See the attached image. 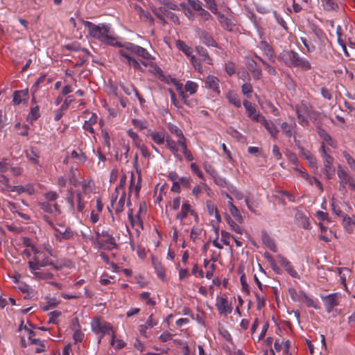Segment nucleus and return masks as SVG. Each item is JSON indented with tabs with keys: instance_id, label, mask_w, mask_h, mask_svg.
<instances>
[{
	"instance_id": "nucleus-1",
	"label": "nucleus",
	"mask_w": 355,
	"mask_h": 355,
	"mask_svg": "<svg viewBox=\"0 0 355 355\" xmlns=\"http://www.w3.org/2000/svg\"><path fill=\"white\" fill-rule=\"evenodd\" d=\"M118 47L122 48L119 54L123 58L122 60L136 70L143 71L142 66H147L145 61L153 60L151 54L144 47L131 42H120Z\"/></svg>"
},
{
	"instance_id": "nucleus-2",
	"label": "nucleus",
	"mask_w": 355,
	"mask_h": 355,
	"mask_svg": "<svg viewBox=\"0 0 355 355\" xmlns=\"http://www.w3.org/2000/svg\"><path fill=\"white\" fill-rule=\"evenodd\" d=\"M85 29H87L90 37L104 44L118 46L120 42L117 41V36L114 30L108 24H95L89 21H82Z\"/></svg>"
},
{
	"instance_id": "nucleus-3",
	"label": "nucleus",
	"mask_w": 355,
	"mask_h": 355,
	"mask_svg": "<svg viewBox=\"0 0 355 355\" xmlns=\"http://www.w3.org/2000/svg\"><path fill=\"white\" fill-rule=\"evenodd\" d=\"M82 190L74 191L70 188L67 191L66 201L69 205L70 209L72 212L76 209L78 212H83L85 208L87 202L85 198H90V192L87 189V184L85 182L81 183Z\"/></svg>"
},
{
	"instance_id": "nucleus-4",
	"label": "nucleus",
	"mask_w": 355,
	"mask_h": 355,
	"mask_svg": "<svg viewBox=\"0 0 355 355\" xmlns=\"http://www.w3.org/2000/svg\"><path fill=\"white\" fill-rule=\"evenodd\" d=\"M279 58L288 67H298L304 71L311 68L309 61L295 51H284L279 55Z\"/></svg>"
},
{
	"instance_id": "nucleus-5",
	"label": "nucleus",
	"mask_w": 355,
	"mask_h": 355,
	"mask_svg": "<svg viewBox=\"0 0 355 355\" xmlns=\"http://www.w3.org/2000/svg\"><path fill=\"white\" fill-rule=\"evenodd\" d=\"M34 253L35 257H33V261H28V267L35 277L40 279L44 278L43 274L37 271L42 267L51 266L57 270L59 269L58 266L51 261L47 257L43 255L42 253H40L37 250Z\"/></svg>"
},
{
	"instance_id": "nucleus-6",
	"label": "nucleus",
	"mask_w": 355,
	"mask_h": 355,
	"mask_svg": "<svg viewBox=\"0 0 355 355\" xmlns=\"http://www.w3.org/2000/svg\"><path fill=\"white\" fill-rule=\"evenodd\" d=\"M91 326L94 333L101 334L98 343L101 342L102 338L105 334H110V331H112V325L99 318H94L91 322Z\"/></svg>"
},
{
	"instance_id": "nucleus-7",
	"label": "nucleus",
	"mask_w": 355,
	"mask_h": 355,
	"mask_svg": "<svg viewBox=\"0 0 355 355\" xmlns=\"http://www.w3.org/2000/svg\"><path fill=\"white\" fill-rule=\"evenodd\" d=\"M340 298L341 295L339 293H334L321 296L322 301L328 313H331L334 307L339 304Z\"/></svg>"
},
{
	"instance_id": "nucleus-8",
	"label": "nucleus",
	"mask_w": 355,
	"mask_h": 355,
	"mask_svg": "<svg viewBox=\"0 0 355 355\" xmlns=\"http://www.w3.org/2000/svg\"><path fill=\"white\" fill-rule=\"evenodd\" d=\"M216 306L220 315H228L232 312V303L229 302L227 297H216Z\"/></svg>"
},
{
	"instance_id": "nucleus-9",
	"label": "nucleus",
	"mask_w": 355,
	"mask_h": 355,
	"mask_svg": "<svg viewBox=\"0 0 355 355\" xmlns=\"http://www.w3.org/2000/svg\"><path fill=\"white\" fill-rule=\"evenodd\" d=\"M243 105L248 112V117L252 121L261 123L262 119H264L265 116L257 110L256 107L252 103L248 101H245Z\"/></svg>"
},
{
	"instance_id": "nucleus-10",
	"label": "nucleus",
	"mask_w": 355,
	"mask_h": 355,
	"mask_svg": "<svg viewBox=\"0 0 355 355\" xmlns=\"http://www.w3.org/2000/svg\"><path fill=\"white\" fill-rule=\"evenodd\" d=\"M277 260L279 263L284 268L285 270L294 278L300 279V276L297 271L293 268L291 263L284 257L281 254L277 256Z\"/></svg>"
},
{
	"instance_id": "nucleus-11",
	"label": "nucleus",
	"mask_w": 355,
	"mask_h": 355,
	"mask_svg": "<svg viewBox=\"0 0 355 355\" xmlns=\"http://www.w3.org/2000/svg\"><path fill=\"white\" fill-rule=\"evenodd\" d=\"M54 236L56 240L62 242L64 240H69L73 237L74 232L69 227H61V228H55Z\"/></svg>"
},
{
	"instance_id": "nucleus-12",
	"label": "nucleus",
	"mask_w": 355,
	"mask_h": 355,
	"mask_svg": "<svg viewBox=\"0 0 355 355\" xmlns=\"http://www.w3.org/2000/svg\"><path fill=\"white\" fill-rule=\"evenodd\" d=\"M295 112L298 119V122L303 126L309 125V121L306 116L309 113L308 107L306 105L302 104L295 107Z\"/></svg>"
},
{
	"instance_id": "nucleus-13",
	"label": "nucleus",
	"mask_w": 355,
	"mask_h": 355,
	"mask_svg": "<svg viewBox=\"0 0 355 355\" xmlns=\"http://www.w3.org/2000/svg\"><path fill=\"white\" fill-rule=\"evenodd\" d=\"M338 177L339 178L340 190H345L347 184H349L352 176L341 166L338 168Z\"/></svg>"
},
{
	"instance_id": "nucleus-14",
	"label": "nucleus",
	"mask_w": 355,
	"mask_h": 355,
	"mask_svg": "<svg viewBox=\"0 0 355 355\" xmlns=\"http://www.w3.org/2000/svg\"><path fill=\"white\" fill-rule=\"evenodd\" d=\"M189 214H194V210L191 209V206L188 201H184L182 205L180 211L176 216V218L180 220V223H182L183 220Z\"/></svg>"
},
{
	"instance_id": "nucleus-15",
	"label": "nucleus",
	"mask_w": 355,
	"mask_h": 355,
	"mask_svg": "<svg viewBox=\"0 0 355 355\" xmlns=\"http://www.w3.org/2000/svg\"><path fill=\"white\" fill-rule=\"evenodd\" d=\"M296 123L295 121L291 122V123H288L287 122H283L281 124V128L282 130L283 134L288 138H291V137H293L295 138V128H296Z\"/></svg>"
},
{
	"instance_id": "nucleus-16",
	"label": "nucleus",
	"mask_w": 355,
	"mask_h": 355,
	"mask_svg": "<svg viewBox=\"0 0 355 355\" xmlns=\"http://www.w3.org/2000/svg\"><path fill=\"white\" fill-rule=\"evenodd\" d=\"M146 135L150 136L156 144L161 145L165 142L167 134L164 131L156 132L148 130Z\"/></svg>"
},
{
	"instance_id": "nucleus-17",
	"label": "nucleus",
	"mask_w": 355,
	"mask_h": 355,
	"mask_svg": "<svg viewBox=\"0 0 355 355\" xmlns=\"http://www.w3.org/2000/svg\"><path fill=\"white\" fill-rule=\"evenodd\" d=\"M259 48L263 51L264 55L271 62H275V55L272 47L265 40L259 43Z\"/></svg>"
},
{
	"instance_id": "nucleus-18",
	"label": "nucleus",
	"mask_w": 355,
	"mask_h": 355,
	"mask_svg": "<svg viewBox=\"0 0 355 355\" xmlns=\"http://www.w3.org/2000/svg\"><path fill=\"white\" fill-rule=\"evenodd\" d=\"M334 158L331 156H327L324 159V173L327 179H331L335 173V169L332 167Z\"/></svg>"
},
{
	"instance_id": "nucleus-19",
	"label": "nucleus",
	"mask_w": 355,
	"mask_h": 355,
	"mask_svg": "<svg viewBox=\"0 0 355 355\" xmlns=\"http://www.w3.org/2000/svg\"><path fill=\"white\" fill-rule=\"evenodd\" d=\"M220 81L218 78L214 76H208L205 80V86L211 89L213 92L216 93L217 94H220V87H219Z\"/></svg>"
},
{
	"instance_id": "nucleus-20",
	"label": "nucleus",
	"mask_w": 355,
	"mask_h": 355,
	"mask_svg": "<svg viewBox=\"0 0 355 355\" xmlns=\"http://www.w3.org/2000/svg\"><path fill=\"white\" fill-rule=\"evenodd\" d=\"M39 207L44 211L49 214H60V210L57 203L51 204L49 202H40Z\"/></svg>"
},
{
	"instance_id": "nucleus-21",
	"label": "nucleus",
	"mask_w": 355,
	"mask_h": 355,
	"mask_svg": "<svg viewBox=\"0 0 355 355\" xmlns=\"http://www.w3.org/2000/svg\"><path fill=\"white\" fill-rule=\"evenodd\" d=\"M165 141L166 143V148L170 150V151L173 153V155L180 160H182V158L181 155L178 153V148L176 146L175 141L173 140L171 137L167 135Z\"/></svg>"
},
{
	"instance_id": "nucleus-22",
	"label": "nucleus",
	"mask_w": 355,
	"mask_h": 355,
	"mask_svg": "<svg viewBox=\"0 0 355 355\" xmlns=\"http://www.w3.org/2000/svg\"><path fill=\"white\" fill-rule=\"evenodd\" d=\"M200 38L202 42L207 46L218 47L216 42L213 37L207 31H202L200 33Z\"/></svg>"
},
{
	"instance_id": "nucleus-23",
	"label": "nucleus",
	"mask_w": 355,
	"mask_h": 355,
	"mask_svg": "<svg viewBox=\"0 0 355 355\" xmlns=\"http://www.w3.org/2000/svg\"><path fill=\"white\" fill-rule=\"evenodd\" d=\"M260 123L265 127L272 137L276 138L277 137L279 130L272 121H268L264 118Z\"/></svg>"
},
{
	"instance_id": "nucleus-24",
	"label": "nucleus",
	"mask_w": 355,
	"mask_h": 355,
	"mask_svg": "<svg viewBox=\"0 0 355 355\" xmlns=\"http://www.w3.org/2000/svg\"><path fill=\"white\" fill-rule=\"evenodd\" d=\"M35 191L34 185L31 183L25 185L14 186L13 188V192H17L19 194L26 193L28 195H33L35 193Z\"/></svg>"
},
{
	"instance_id": "nucleus-25",
	"label": "nucleus",
	"mask_w": 355,
	"mask_h": 355,
	"mask_svg": "<svg viewBox=\"0 0 355 355\" xmlns=\"http://www.w3.org/2000/svg\"><path fill=\"white\" fill-rule=\"evenodd\" d=\"M323 9L327 12H337L339 8L338 0H321Z\"/></svg>"
},
{
	"instance_id": "nucleus-26",
	"label": "nucleus",
	"mask_w": 355,
	"mask_h": 355,
	"mask_svg": "<svg viewBox=\"0 0 355 355\" xmlns=\"http://www.w3.org/2000/svg\"><path fill=\"white\" fill-rule=\"evenodd\" d=\"M176 46L180 51L183 52L184 53V55H187L190 59H191V56H195L193 54V49L191 46H189V45H187L184 42L181 41V40L177 41Z\"/></svg>"
},
{
	"instance_id": "nucleus-27",
	"label": "nucleus",
	"mask_w": 355,
	"mask_h": 355,
	"mask_svg": "<svg viewBox=\"0 0 355 355\" xmlns=\"http://www.w3.org/2000/svg\"><path fill=\"white\" fill-rule=\"evenodd\" d=\"M295 218L302 227L306 230L311 228V224L309 223L308 217L304 215L302 212H297L295 215Z\"/></svg>"
},
{
	"instance_id": "nucleus-28",
	"label": "nucleus",
	"mask_w": 355,
	"mask_h": 355,
	"mask_svg": "<svg viewBox=\"0 0 355 355\" xmlns=\"http://www.w3.org/2000/svg\"><path fill=\"white\" fill-rule=\"evenodd\" d=\"M196 51L199 56L201 57L202 60L208 64H212V59L210 58L207 49L202 46H196Z\"/></svg>"
},
{
	"instance_id": "nucleus-29",
	"label": "nucleus",
	"mask_w": 355,
	"mask_h": 355,
	"mask_svg": "<svg viewBox=\"0 0 355 355\" xmlns=\"http://www.w3.org/2000/svg\"><path fill=\"white\" fill-rule=\"evenodd\" d=\"M28 94V93L27 90L15 91L13 94V103L17 105H19L26 100Z\"/></svg>"
},
{
	"instance_id": "nucleus-30",
	"label": "nucleus",
	"mask_w": 355,
	"mask_h": 355,
	"mask_svg": "<svg viewBox=\"0 0 355 355\" xmlns=\"http://www.w3.org/2000/svg\"><path fill=\"white\" fill-rule=\"evenodd\" d=\"M97 121V116L96 114H92L91 117L85 121L83 125V129L86 131L90 132L91 134H94V129L93 125L96 123Z\"/></svg>"
},
{
	"instance_id": "nucleus-31",
	"label": "nucleus",
	"mask_w": 355,
	"mask_h": 355,
	"mask_svg": "<svg viewBox=\"0 0 355 355\" xmlns=\"http://www.w3.org/2000/svg\"><path fill=\"white\" fill-rule=\"evenodd\" d=\"M248 69L251 71L252 77L259 80L261 78L262 75L261 69L257 66V64L254 61L252 60L248 64Z\"/></svg>"
},
{
	"instance_id": "nucleus-32",
	"label": "nucleus",
	"mask_w": 355,
	"mask_h": 355,
	"mask_svg": "<svg viewBox=\"0 0 355 355\" xmlns=\"http://www.w3.org/2000/svg\"><path fill=\"white\" fill-rule=\"evenodd\" d=\"M128 218L132 223V225L133 227H135V230L137 232H139V227L141 229H143V221L141 217L139 216V214H137L135 217L132 216V214H128Z\"/></svg>"
},
{
	"instance_id": "nucleus-33",
	"label": "nucleus",
	"mask_w": 355,
	"mask_h": 355,
	"mask_svg": "<svg viewBox=\"0 0 355 355\" xmlns=\"http://www.w3.org/2000/svg\"><path fill=\"white\" fill-rule=\"evenodd\" d=\"M230 103L234 105L236 107H239L241 105V102L239 96L232 91H229L226 95Z\"/></svg>"
},
{
	"instance_id": "nucleus-34",
	"label": "nucleus",
	"mask_w": 355,
	"mask_h": 355,
	"mask_svg": "<svg viewBox=\"0 0 355 355\" xmlns=\"http://www.w3.org/2000/svg\"><path fill=\"white\" fill-rule=\"evenodd\" d=\"M300 295L302 296V301L304 302L308 307H312L315 309H320L317 302L313 298L308 296L306 293H300Z\"/></svg>"
},
{
	"instance_id": "nucleus-35",
	"label": "nucleus",
	"mask_w": 355,
	"mask_h": 355,
	"mask_svg": "<svg viewBox=\"0 0 355 355\" xmlns=\"http://www.w3.org/2000/svg\"><path fill=\"white\" fill-rule=\"evenodd\" d=\"M218 15V19L219 22L220 23L221 26L227 31H231L232 27V24L231 21L227 19V17L225 16V15L218 12L216 14Z\"/></svg>"
},
{
	"instance_id": "nucleus-36",
	"label": "nucleus",
	"mask_w": 355,
	"mask_h": 355,
	"mask_svg": "<svg viewBox=\"0 0 355 355\" xmlns=\"http://www.w3.org/2000/svg\"><path fill=\"white\" fill-rule=\"evenodd\" d=\"M262 240L266 247L274 252L277 251V248L273 240L266 234L262 236Z\"/></svg>"
},
{
	"instance_id": "nucleus-37",
	"label": "nucleus",
	"mask_w": 355,
	"mask_h": 355,
	"mask_svg": "<svg viewBox=\"0 0 355 355\" xmlns=\"http://www.w3.org/2000/svg\"><path fill=\"white\" fill-rule=\"evenodd\" d=\"M0 187L3 191L13 192L14 186H11L9 184V180L4 175H1L0 176Z\"/></svg>"
},
{
	"instance_id": "nucleus-38",
	"label": "nucleus",
	"mask_w": 355,
	"mask_h": 355,
	"mask_svg": "<svg viewBox=\"0 0 355 355\" xmlns=\"http://www.w3.org/2000/svg\"><path fill=\"white\" fill-rule=\"evenodd\" d=\"M343 224L346 230L351 233L354 231L355 227V218L345 216L343 218Z\"/></svg>"
},
{
	"instance_id": "nucleus-39",
	"label": "nucleus",
	"mask_w": 355,
	"mask_h": 355,
	"mask_svg": "<svg viewBox=\"0 0 355 355\" xmlns=\"http://www.w3.org/2000/svg\"><path fill=\"white\" fill-rule=\"evenodd\" d=\"M338 274L340 276V282L344 285L345 289L347 291V286L345 284L347 277L351 273V271L347 268H338Z\"/></svg>"
},
{
	"instance_id": "nucleus-40",
	"label": "nucleus",
	"mask_w": 355,
	"mask_h": 355,
	"mask_svg": "<svg viewBox=\"0 0 355 355\" xmlns=\"http://www.w3.org/2000/svg\"><path fill=\"white\" fill-rule=\"evenodd\" d=\"M226 220L232 229L237 234H243V229L239 226L230 216H226Z\"/></svg>"
},
{
	"instance_id": "nucleus-41",
	"label": "nucleus",
	"mask_w": 355,
	"mask_h": 355,
	"mask_svg": "<svg viewBox=\"0 0 355 355\" xmlns=\"http://www.w3.org/2000/svg\"><path fill=\"white\" fill-rule=\"evenodd\" d=\"M40 116L39 107L37 105L32 107L27 116V120L31 123L36 121Z\"/></svg>"
},
{
	"instance_id": "nucleus-42",
	"label": "nucleus",
	"mask_w": 355,
	"mask_h": 355,
	"mask_svg": "<svg viewBox=\"0 0 355 355\" xmlns=\"http://www.w3.org/2000/svg\"><path fill=\"white\" fill-rule=\"evenodd\" d=\"M127 134L132 139V142L137 148L143 144L141 139L139 137L137 133L134 132L132 130H128L127 131Z\"/></svg>"
},
{
	"instance_id": "nucleus-43",
	"label": "nucleus",
	"mask_w": 355,
	"mask_h": 355,
	"mask_svg": "<svg viewBox=\"0 0 355 355\" xmlns=\"http://www.w3.org/2000/svg\"><path fill=\"white\" fill-rule=\"evenodd\" d=\"M153 263L157 276L163 279L165 276V270L163 266L157 260H153Z\"/></svg>"
},
{
	"instance_id": "nucleus-44",
	"label": "nucleus",
	"mask_w": 355,
	"mask_h": 355,
	"mask_svg": "<svg viewBox=\"0 0 355 355\" xmlns=\"http://www.w3.org/2000/svg\"><path fill=\"white\" fill-rule=\"evenodd\" d=\"M172 81H173V84L177 87V90L178 91L179 94L181 96V98H182V101L184 102V103L185 105H190V103L187 100L188 96L183 92V90L182 89V85L180 84H179L178 82L175 79H173Z\"/></svg>"
},
{
	"instance_id": "nucleus-45",
	"label": "nucleus",
	"mask_w": 355,
	"mask_h": 355,
	"mask_svg": "<svg viewBox=\"0 0 355 355\" xmlns=\"http://www.w3.org/2000/svg\"><path fill=\"white\" fill-rule=\"evenodd\" d=\"M198 87V84L191 80H188L184 85L186 92H189L190 94H194L196 92Z\"/></svg>"
},
{
	"instance_id": "nucleus-46",
	"label": "nucleus",
	"mask_w": 355,
	"mask_h": 355,
	"mask_svg": "<svg viewBox=\"0 0 355 355\" xmlns=\"http://www.w3.org/2000/svg\"><path fill=\"white\" fill-rule=\"evenodd\" d=\"M229 209H230V212L232 215V216L239 223H241L243 222V217H242L239 209L234 205H231V208H230Z\"/></svg>"
},
{
	"instance_id": "nucleus-47",
	"label": "nucleus",
	"mask_w": 355,
	"mask_h": 355,
	"mask_svg": "<svg viewBox=\"0 0 355 355\" xmlns=\"http://www.w3.org/2000/svg\"><path fill=\"white\" fill-rule=\"evenodd\" d=\"M167 128L170 132L176 136L177 137L184 135L182 131L177 125L173 123H169L167 125Z\"/></svg>"
},
{
	"instance_id": "nucleus-48",
	"label": "nucleus",
	"mask_w": 355,
	"mask_h": 355,
	"mask_svg": "<svg viewBox=\"0 0 355 355\" xmlns=\"http://www.w3.org/2000/svg\"><path fill=\"white\" fill-rule=\"evenodd\" d=\"M140 298L145 301L146 304L149 306H155V302L150 297V294L148 292H144L140 294Z\"/></svg>"
},
{
	"instance_id": "nucleus-49",
	"label": "nucleus",
	"mask_w": 355,
	"mask_h": 355,
	"mask_svg": "<svg viewBox=\"0 0 355 355\" xmlns=\"http://www.w3.org/2000/svg\"><path fill=\"white\" fill-rule=\"evenodd\" d=\"M202 232V228H201L200 227L193 226L191 230V234H190L191 239L193 241L197 240L198 239L199 236L201 234Z\"/></svg>"
},
{
	"instance_id": "nucleus-50",
	"label": "nucleus",
	"mask_w": 355,
	"mask_h": 355,
	"mask_svg": "<svg viewBox=\"0 0 355 355\" xmlns=\"http://www.w3.org/2000/svg\"><path fill=\"white\" fill-rule=\"evenodd\" d=\"M80 326L78 324V328L74 330L73 338L76 343H80L83 340L85 334L80 330Z\"/></svg>"
},
{
	"instance_id": "nucleus-51",
	"label": "nucleus",
	"mask_w": 355,
	"mask_h": 355,
	"mask_svg": "<svg viewBox=\"0 0 355 355\" xmlns=\"http://www.w3.org/2000/svg\"><path fill=\"white\" fill-rule=\"evenodd\" d=\"M110 345L114 346L116 349H121L125 346V342L120 339H115L113 334H112V338L110 340Z\"/></svg>"
},
{
	"instance_id": "nucleus-52",
	"label": "nucleus",
	"mask_w": 355,
	"mask_h": 355,
	"mask_svg": "<svg viewBox=\"0 0 355 355\" xmlns=\"http://www.w3.org/2000/svg\"><path fill=\"white\" fill-rule=\"evenodd\" d=\"M125 193L123 192L121 195V198H119L118 203L115 207V211L116 213L119 214L123 211L124 209V205H125Z\"/></svg>"
},
{
	"instance_id": "nucleus-53",
	"label": "nucleus",
	"mask_w": 355,
	"mask_h": 355,
	"mask_svg": "<svg viewBox=\"0 0 355 355\" xmlns=\"http://www.w3.org/2000/svg\"><path fill=\"white\" fill-rule=\"evenodd\" d=\"M212 178L214 179V182L218 185L219 187H225L227 186V182H226V180L219 175L218 174V173H216L213 177Z\"/></svg>"
},
{
	"instance_id": "nucleus-54",
	"label": "nucleus",
	"mask_w": 355,
	"mask_h": 355,
	"mask_svg": "<svg viewBox=\"0 0 355 355\" xmlns=\"http://www.w3.org/2000/svg\"><path fill=\"white\" fill-rule=\"evenodd\" d=\"M241 91L243 95L246 96L248 98H250L251 94L252 93V87L251 84L249 83L243 84L241 86Z\"/></svg>"
},
{
	"instance_id": "nucleus-55",
	"label": "nucleus",
	"mask_w": 355,
	"mask_h": 355,
	"mask_svg": "<svg viewBox=\"0 0 355 355\" xmlns=\"http://www.w3.org/2000/svg\"><path fill=\"white\" fill-rule=\"evenodd\" d=\"M188 4L198 13L203 9L199 0H188Z\"/></svg>"
},
{
	"instance_id": "nucleus-56",
	"label": "nucleus",
	"mask_w": 355,
	"mask_h": 355,
	"mask_svg": "<svg viewBox=\"0 0 355 355\" xmlns=\"http://www.w3.org/2000/svg\"><path fill=\"white\" fill-rule=\"evenodd\" d=\"M274 17L276 19V21L286 31H287L288 27L286 22L284 21L283 17L275 10L273 11Z\"/></svg>"
},
{
	"instance_id": "nucleus-57",
	"label": "nucleus",
	"mask_w": 355,
	"mask_h": 355,
	"mask_svg": "<svg viewBox=\"0 0 355 355\" xmlns=\"http://www.w3.org/2000/svg\"><path fill=\"white\" fill-rule=\"evenodd\" d=\"M44 196L46 200H48L49 202H53V201L56 200L58 198L59 194L56 191H51L45 193L44 194Z\"/></svg>"
},
{
	"instance_id": "nucleus-58",
	"label": "nucleus",
	"mask_w": 355,
	"mask_h": 355,
	"mask_svg": "<svg viewBox=\"0 0 355 355\" xmlns=\"http://www.w3.org/2000/svg\"><path fill=\"white\" fill-rule=\"evenodd\" d=\"M101 234L105 239V241L107 243L112 246L116 245L114 237L108 232L103 231Z\"/></svg>"
},
{
	"instance_id": "nucleus-59",
	"label": "nucleus",
	"mask_w": 355,
	"mask_h": 355,
	"mask_svg": "<svg viewBox=\"0 0 355 355\" xmlns=\"http://www.w3.org/2000/svg\"><path fill=\"white\" fill-rule=\"evenodd\" d=\"M120 86L123 91L128 96L131 95L132 93H135V94L137 92L135 87L132 85H125L123 84H121Z\"/></svg>"
},
{
	"instance_id": "nucleus-60",
	"label": "nucleus",
	"mask_w": 355,
	"mask_h": 355,
	"mask_svg": "<svg viewBox=\"0 0 355 355\" xmlns=\"http://www.w3.org/2000/svg\"><path fill=\"white\" fill-rule=\"evenodd\" d=\"M191 169L193 172H194L199 178L202 180H205V178L202 172L200 171L199 166L196 163H192L191 164Z\"/></svg>"
},
{
	"instance_id": "nucleus-61",
	"label": "nucleus",
	"mask_w": 355,
	"mask_h": 355,
	"mask_svg": "<svg viewBox=\"0 0 355 355\" xmlns=\"http://www.w3.org/2000/svg\"><path fill=\"white\" fill-rule=\"evenodd\" d=\"M207 4V8L214 14H218V8L215 0H204Z\"/></svg>"
},
{
	"instance_id": "nucleus-62",
	"label": "nucleus",
	"mask_w": 355,
	"mask_h": 355,
	"mask_svg": "<svg viewBox=\"0 0 355 355\" xmlns=\"http://www.w3.org/2000/svg\"><path fill=\"white\" fill-rule=\"evenodd\" d=\"M289 293L292 300L294 301H302V296L300 293H305L302 291H297L295 289H290Z\"/></svg>"
},
{
	"instance_id": "nucleus-63",
	"label": "nucleus",
	"mask_w": 355,
	"mask_h": 355,
	"mask_svg": "<svg viewBox=\"0 0 355 355\" xmlns=\"http://www.w3.org/2000/svg\"><path fill=\"white\" fill-rule=\"evenodd\" d=\"M190 62L196 71H198V72L202 71V66L198 61V60L196 59V56H191Z\"/></svg>"
},
{
	"instance_id": "nucleus-64",
	"label": "nucleus",
	"mask_w": 355,
	"mask_h": 355,
	"mask_svg": "<svg viewBox=\"0 0 355 355\" xmlns=\"http://www.w3.org/2000/svg\"><path fill=\"white\" fill-rule=\"evenodd\" d=\"M174 342L182 346L183 352L182 355H190V349L185 342L177 340H175Z\"/></svg>"
}]
</instances>
